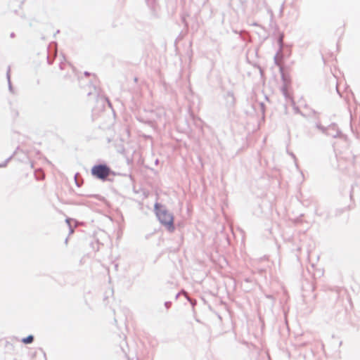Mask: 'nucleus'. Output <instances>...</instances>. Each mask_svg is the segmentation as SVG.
I'll list each match as a JSON object with an SVG mask.
<instances>
[{
    "label": "nucleus",
    "instance_id": "obj_1",
    "mask_svg": "<svg viewBox=\"0 0 360 360\" xmlns=\"http://www.w3.org/2000/svg\"><path fill=\"white\" fill-rule=\"evenodd\" d=\"M157 216L161 224L165 226L169 232L174 231V217L171 213L167 210H160Z\"/></svg>",
    "mask_w": 360,
    "mask_h": 360
},
{
    "label": "nucleus",
    "instance_id": "obj_2",
    "mask_svg": "<svg viewBox=\"0 0 360 360\" xmlns=\"http://www.w3.org/2000/svg\"><path fill=\"white\" fill-rule=\"evenodd\" d=\"M110 169L105 165H95L91 169V174L101 180H105L110 174Z\"/></svg>",
    "mask_w": 360,
    "mask_h": 360
},
{
    "label": "nucleus",
    "instance_id": "obj_3",
    "mask_svg": "<svg viewBox=\"0 0 360 360\" xmlns=\"http://www.w3.org/2000/svg\"><path fill=\"white\" fill-rule=\"evenodd\" d=\"M33 340H34V337L32 335H29L27 338L22 339V342L24 344H30L33 342Z\"/></svg>",
    "mask_w": 360,
    "mask_h": 360
}]
</instances>
